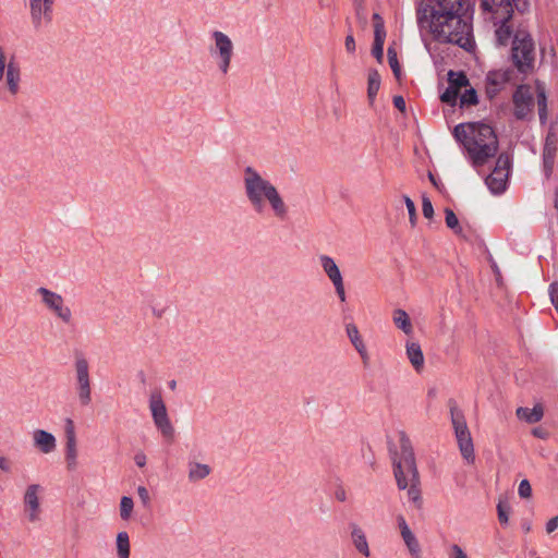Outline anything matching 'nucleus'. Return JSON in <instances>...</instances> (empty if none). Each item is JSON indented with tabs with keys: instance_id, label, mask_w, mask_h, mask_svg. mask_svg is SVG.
I'll return each mask as SVG.
<instances>
[{
	"instance_id": "7c9ffc66",
	"label": "nucleus",
	"mask_w": 558,
	"mask_h": 558,
	"mask_svg": "<svg viewBox=\"0 0 558 558\" xmlns=\"http://www.w3.org/2000/svg\"><path fill=\"white\" fill-rule=\"evenodd\" d=\"M448 86L460 93L461 88L470 86V81L465 72L450 70L448 72Z\"/></svg>"
},
{
	"instance_id": "c756f323",
	"label": "nucleus",
	"mask_w": 558,
	"mask_h": 558,
	"mask_svg": "<svg viewBox=\"0 0 558 558\" xmlns=\"http://www.w3.org/2000/svg\"><path fill=\"white\" fill-rule=\"evenodd\" d=\"M351 536H352V541H353L355 548L361 554L368 557L369 548H368V543H367V539H366V536H365L363 530L361 527H359L357 525H353Z\"/></svg>"
},
{
	"instance_id": "bb28decb",
	"label": "nucleus",
	"mask_w": 558,
	"mask_h": 558,
	"mask_svg": "<svg viewBox=\"0 0 558 558\" xmlns=\"http://www.w3.org/2000/svg\"><path fill=\"white\" fill-rule=\"evenodd\" d=\"M379 88L380 75L376 69H371L367 78V98L371 106H373Z\"/></svg>"
},
{
	"instance_id": "b1692460",
	"label": "nucleus",
	"mask_w": 558,
	"mask_h": 558,
	"mask_svg": "<svg viewBox=\"0 0 558 558\" xmlns=\"http://www.w3.org/2000/svg\"><path fill=\"white\" fill-rule=\"evenodd\" d=\"M7 77V86L9 92L12 95H16L20 89V81H21V72L17 64L13 61L8 63L7 72L4 73Z\"/></svg>"
},
{
	"instance_id": "7ed1b4c3",
	"label": "nucleus",
	"mask_w": 558,
	"mask_h": 558,
	"mask_svg": "<svg viewBox=\"0 0 558 558\" xmlns=\"http://www.w3.org/2000/svg\"><path fill=\"white\" fill-rule=\"evenodd\" d=\"M243 186L245 197L255 213L262 214L268 203L276 218L284 220L288 217V206L277 187L255 168L247 166L243 169Z\"/></svg>"
},
{
	"instance_id": "20e7f679",
	"label": "nucleus",
	"mask_w": 558,
	"mask_h": 558,
	"mask_svg": "<svg viewBox=\"0 0 558 558\" xmlns=\"http://www.w3.org/2000/svg\"><path fill=\"white\" fill-rule=\"evenodd\" d=\"M399 435L401 449L400 457L393 446L389 447L393 464V475L396 477L398 488L401 490L408 488L409 499L417 509H421L423 499L418 487L420 474L416 468L413 447L410 438L404 432H400Z\"/></svg>"
},
{
	"instance_id": "37998d69",
	"label": "nucleus",
	"mask_w": 558,
	"mask_h": 558,
	"mask_svg": "<svg viewBox=\"0 0 558 558\" xmlns=\"http://www.w3.org/2000/svg\"><path fill=\"white\" fill-rule=\"evenodd\" d=\"M518 493H519V496L521 498H530L531 495H532V487H531V484L527 480H522L519 484V489H518Z\"/></svg>"
},
{
	"instance_id": "5701e85b",
	"label": "nucleus",
	"mask_w": 558,
	"mask_h": 558,
	"mask_svg": "<svg viewBox=\"0 0 558 558\" xmlns=\"http://www.w3.org/2000/svg\"><path fill=\"white\" fill-rule=\"evenodd\" d=\"M65 459L77 457L76 449V434H75V425L73 420L66 418L65 426Z\"/></svg>"
},
{
	"instance_id": "9d476101",
	"label": "nucleus",
	"mask_w": 558,
	"mask_h": 558,
	"mask_svg": "<svg viewBox=\"0 0 558 558\" xmlns=\"http://www.w3.org/2000/svg\"><path fill=\"white\" fill-rule=\"evenodd\" d=\"M485 11H488L493 14V17L495 20V25H498V27L495 31L496 36V43L499 46H507L510 38L512 37V27L509 24L512 20L513 12L515 11L514 7H498L495 8L489 7V9H484Z\"/></svg>"
},
{
	"instance_id": "423d86ee",
	"label": "nucleus",
	"mask_w": 558,
	"mask_h": 558,
	"mask_svg": "<svg viewBox=\"0 0 558 558\" xmlns=\"http://www.w3.org/2000/svg\"><path fill=\"white\" fill-rule=\"evenodd\" d=\"M451 423L462 457L468 462L474 461V446L463 412L458 409L453 399L449 400Z\"/></svg>"
},
{
	"instance_id": "ddd939ff",
	"label": "nucleus",
	"mask_w": 558,
	"mask_h": 558,
	"mask_svg": "<svg viewBox=\"0 0 558 558\" xmlns=\"http://www.w3.org/2000/svg\"><path fill=\"white\" fill-rule=\"evenodd\" d=\"M37 294L41 295L43 303L49 308L56 316H58L62 322L70 323L72 318L71 310L64 305L63 298L50 291L47 288L40 287L37 289Z\"/></svg>"
},
{
	"instance_id": "f257e3e1",
	"label": "nucleus",
	"mask_w": 558,
	"mask_h": 558,
	"mask_svg": "<svg viewBox=\"0 0 558 558\" xmlns=\"http://www.w3.org/2000/svg\"><path fill=\"white\" fill-rule=\"evenodd\" d=\"M462 7V0L421 1L416 9L418 26L428 28L435 40L454 44L470 52L475 43L472 24L460 14Z\"/></svg>"
},
{
	"instance_id": "680f3d73",
	"label": "nucleus",
	"mask_w": 558,
	"mask_h": 558,
	"mask_svg": "<svg viewBox=\"0 0 558 558\" xmlns=\"http://www.w3.org/2000/svg\"><path fill=\"white\" fill-rule=\"evenodd\" d=\"M137 377H138V379L141 380V383H142V384H145V383H146V374H145V372H144V371H140V372L137 373Z\"/></svg>"
},
{
	"instance_id": "79ce46f5",
	"label": "nucleus",
	"mask_w": 558,
	"mask_h": 558,
	"mask_svg": "<svg viewBox=\"0 0 558 558\" xmlns=\"http://www.w3.org/2000/svg\"><path fill=\"white\" fill-rule=\"evenodd\" d=\"M537 107L547 105V95L544 85L536 81Z\"/></svg>"
},
{
	"instance_id": "f8f14e48",
	"label": "nucleus",
	"mask_w": 558,
	"mask_h": 558,
	"mask_svg": "<svg viewBox=\"0 0 558 558\" xmlns=\"http://www.w3.org/2000/svg\"><path fill=\"white\" fill-rule=\"evenodd\" d=\"M512 101L514 105L513 114L515 119L525 120L534 108V98L530 85H519L512 95Z\"/></svg>"
},
{
	"instance_id": "4d7b16f0",
	"label": "nucleus",
	"mask_w": 558,
	"mask_h": 558,
	"mask_svg": "<svg viewBox=\"0 0 558 558\" xmlns=\"http://www.w3.org/2000/svg\"><path fill=\"white\" fill-rule=\"evenodd\" d=\"M76 459H77V457L65 459L68 470L73 471V470L76 469V466H77V460Z\"/></svg>"
},
{
	"instance_id": "f3484780",
	"label": "nucleus",
	"mask_w": 558,
	"mask_h": 558,
	"mask_svg": "<svg viewBox=\"0 0 558 558\" xmlns=\"http://www.w3.org/2000/svg\"><path fill=\"white\" fill-rule=\"evenodd\" d=\"M557 150L558 135L554 129L550 128L547 132L543 148V170L547 179L553 174Z\"/></svg>"
},
{
	"instance_id": "603ef678",
	"label": "nucleus",
	"mask_w": 558,
	"mask_h": 558,
	"mask_svg": "<svg viewBox=\"0 0 558 558\" xmlns=\"http://www.w3.org/2000/svg\"><path fill=\"white\" fill-rule=\"evenodd\" d=\"M556 529H558V514L556 517L551 518L546 523V532L548 534L553 533Z\"/></svg>"
},
{
	"instance_id": "6e6552de",
	"label": "nucleus",
	"mask_w": 558,
	"mask_h": 558,
	"mask_svg": "<svg viewBox=\"0 0 558 558\" xmlns=\"http://www.w3.org/2000/svg\"><path fill=\"white\" fill-rule=\"evenodd\" d=\"M511 166L512 160L507 153L498 155L495 168L485 179V183L493 194H501L506 191Z\"/></svg>"
},
{
	"instance_id": "4c0bfd02",
	"label": "nucleus",
	"mask_w": 558,
	"mask_h": 558,
	"mask_svg": "<svg viewBox=\"0 0 558 558\" xmlns=\"http://www.w3.org/2000/svg\"><path fill=\"white\" fill-rule=\"evenodd\" d=\"M460 97V93L451 87H447L446 90L440 95V100L449 106H456L457 100Z\"/></svg>"
},
{
	"instance_id": "5fc2aeb1",
	"label": "nucleus",
	"mask_w": 558,
	"mask_h": 558,
	"mask_svg": "<svg viewBox=\"0 0 558 558\" xmlns=\"http://www.w3.org/2000/svg\"><path fill=\"white\" fill-rule=\"evenodd\" d=\"M134 461H135V464L138 466V468H143L146 465V456L144 452L140 451L135 454L134 457Z\"/></svg>"
},
{
	"instance_id": "4be33fe9",
	"label": "nucleus",
	"mask_w": 558,
	"mask_h": 558,
	"mask_svg": "<svg viewBox=\"0 0 558 558\" xmlns=\"http://www.w3.org/2000/svg\"><path fill=\"white\" fill-rule=\"evenodd\" d=\"M34 445L43 453H50L56 449V438L51 433L36 429L33 434Z\"/></svg>"
},
{
	"instance_id": "9b49d317",
	"label": "nucleus",
	"mask_w": 558,
	"mask_h": 558,
	"mask_svg": "<svg viewBox=\"0 0 558 558\" xmlns=\"http://www.w3.org/2000/svg\"><path fill=\"white\" fill-rule=\"evenodd\" d=\"M211 37L215 46L209 49L210 54L217 59L219 70L227 74L233 57V43L228 35L220 31H214Z\"/></svg>"
},
{
	"instance_id": "aec40b11",
	"label": "nucleus",
	"mask_w": 558,
	"mask_h": 558,
	"mask_svg": "<svg viewBox=\"0 0 558 558\" xmlns=\"http://www.w3.org/2000/svg\"><path fill=\"white\" fill-rule=\"evenodd\" d=\"M345 332L348 338L350 339V342L354 347V349L360 354L361 359L363 360V363L366 364L368 362V352L366 349V345L360 335V331L354 324H347L345 326Z\"/></svg>"
},
{
	"instance_id": "cd10ccee",
	"label": "nucleus",
	"mask_w": 558,
	"mask_h": 558,
	"mask_svg": "<svg viewBox=\"0 0 558 558\" xmlns=\"http://www.w3.org/2000/svg\"><path fill=\"white\" fill-rule=\"evenodd\" d=\"M211 472L208 464L190 462L189 463V480L190 482H197L206 478Z\"/></svg>"
},
{
	"instance_id": "39448f33",
	"label": "nucleus",
	"mask_w": 558,
	"mask_h": 558,
	"mask_svg": "<svg viewBox=\"0 0 558 558\" xmlns=\"http://www.w3.org/2000/svg\"><path fill=\"white\" fill-rule=\"evenodd\" d=\"M511 60L518 72L526 75L534 71L535 44L531 34L525 29H518L513 36Z\"/></svg>"
},
{
	"instance_id": "bf43d9fd",
	"label": "nucleus",
	"mask_w": 558,
	"mask_h": 558,
	"mask_svg": "<svg viewBox=\"0 0 558 558\" xmlns=\"http://www.w3.org/2000/svg\"><path fill=\"white\" fill-rule=\"evenodd\" d=\"M335 496L339 501H344L347 499L345 490L342 488L337 489Z\"/></svg>"
},
{
	"instance_id": "13d9d810",
	"label": "nucleus",
	"mask_w": 558,
	"mask_h": 558,
	"mask_svg": "<svg viewBox=\"0 0 558 558\" xmlns=\"http://www.w3.org/2000/svg\"><path fill=\"white\" fill-rule=\"evenodd\" d=\"M398 524L400 527L401 535L403 534V531L410 530L409 525L407 524L402 515L398 517Z\"/></svg>"
},
{
	"instance_id": "09e8293b",
	"label": "nucleus",
	"mask_w": 558,
	"mask_h": 558,
	"mask_svg": "<svg viewBox=\"0 0 558 558\" xmlns=\"http://www.w3.org/2000/svg\"><path fill=\"white\" fill-rule=\"evenodd\" d=\"M449 556L450 558H468L463 549L457 544L451 546V553Z\"/></svg>"
},
{
	"instance_id": "e2e57ef3",
	"label": "nucleus",
	"mask_w": 558,
	"mask_h": 558,
	"mask_svg": "<svg viewBox=\"0 0 558 558\" xmlns=\"http://www.w3.org/2000/svg\"><path fill=\"white\" fill-rule=\"evenodd\" d=\"M168 387L171 389V390H175L177 389V380L174 379H171L168 381Z\"/></svg>"
},
{
	"instance_id": "6e6d98bb",
	"label": "nucleus",
	"mask_w": 558,
	"mask_h": 558,
	"mask_svg": "<svg viewBox=\"0 0 558 558\" xmlns=\"http://www.w3.org/2000/svg\"><path fill=\"white\" fill-rule=\"evenodd\" d=\"M0 469L4 472H10L11 470V464L5 457L0 456Z\"/></svg>"
},
{
	"instance_id": "864d4df0",
	"label": "nucleus",
	"mask_w": 558,
	"mask_h": 558,
	"mask_svg": "<svg viewBox=\"0 0 558 558\" xmlns=\"http://www.w3.org/2000/svg\"><path fill=\"white\" fill-rule=\"evenodd\" d=\"M532 435L539 439H546L548 437V432L543 427H535L532 429Z\"/></svg>"
},
{
	"instance_id": "a19ab883",
	"label": "nucleus",
	"mask_w": 558,
	"mask_h": 558,
	"mask_svg": "<svg viewBox=\"0 0 558 558\" xmlns=\"http://www.w3.org/2000/svg\"><path fill=\"white\" fill-rule=\"evenodd\" d=\"M422 211H423V216L427 219H430L434 216L433 204H432L430 199L425 195H423V197H422Z\"/></svg>"
},
{
	"instance_id": "dca6fc26",
	"label": "nucleus",
	"mask_w": 558,
	"mask_h": 558,
	"mask_svg": "<svg viewBox=\"0 0 558 558\" xmlns=\"http://www.w3.org/2000/svg\"><path fill=\"white\" fill-rule=\"evenodd\" d=\"M322 268L324 269L327 277L333 283L336 293L341 302H345V290L339 267L337 266L333 258L328 255H322L319 257Z\"/></svg>"
},
{
	"instance_id": "0e129e2a",
	"label": "nucleus",
	"mask_w": 558,
	"mask_h": 558,
	"mask_svg": "<svg viewBox=\"0 0 558 558\" xmlns=\"http://www.w3.org/2000/svg\"><path fill=\"white\" fill-rule=\"evenodd\" d=\"M153 314H154L156 317L160 318V317L162 316V314H163V310H156V308H154V310H153Z\"/></svg>"
},
{
	"instance_id": "a878e982",
	"label": "nucleus",
	"mask_w": 558,
	"mask_h": 558,
	"mask_svg": "<svg viewBox=\"0 0 558 558\" xmlns=\"http://www.w3.org/2000/svg\"><path fill=\"white\" fill-rule=\"evenodd\" d=\"M407 355L412 366L418 372L424 365V355L421 345L416 342L407 343Z\"/></svg>"
},
{
	"instance_id": "c03bdc74",
	"label": "nucleus",
	"mask_w": 558,
	"mask_h": 558,
	"mask_svg": "<svg viewBox=\"0 0 558 558\" xmlns=\"http://www.w3.org/2000/svg\"><path fill=\"white\" fill-rule=\"evenodd\" d=\"M548 292H549L550 301H551L555 310L558 312V282L557 281L550 283Z\"/></svg>"
},
{
	"instance_id": "f03ea898",
	"label": "nucleus",
	"mask_w": 558,
	"mask_h": 558,
	"mask_svg": "<svg viewBox=\"0 0 558 558\" xmlns=\"http://www.w3.org/2000/svg\"><path fill=\"white\" fill-rule=\"evenodd\" d=\"M453 137L460 143L474 167L484 166L495 157L499 143L492 125L484 122L459 123L453 129Z\"/></svg>"
},
{
	"instance_id": "0eeeda50",
	"label": "nucleus",
	"mask_w": 558,
	"mask_h": 558,
	"mask_svg": "<svg viewBox=\"0 0 558 558\" xmlns=\"http://www.w3.org/2000/svg\"><path fill=\"white\" fill-rule=\"evenodd\" d=\"M149 410L156 428L161 433L166 440L172 441L175 430L169 418L160 391L151 392L149 398Z\"/></svg>"
},
{
	"instance_id": "1a4fd4ad",
	"label": "nucleus",
	"mask_w": 558,
	"mask_h": 558,
	"mask_svg": "<svg viewBox=\"0 0 558 558\" xmlns=\"http://www.w3.org/2000/svg\"><path fill=\"white\" fill-rule=\"evenodd\" d=\"M74 367L78 401L81 405L85 407L92 402V387L89 377V364L83 353L75 354Z\"/></svg>"
},
{
	"instance_id": "72a5a7b5",
	"label": "nucleus",
	"mask_w": 558,
	"mask_h": 558,
	"mask_svg": "<svg viewBox=\"0 0 558 558\" xmlns=\"http://www.w3.org/2000/svg\"><path fill=\"white\" fill-rule=\"evenodd\" d=\"M469 88H465L464 93L460 94V107H469V106H475L478 104V96L475 88L468 86Z\"/></svg>"
},
{
	"instance_id": "69168bd1",
	"label": "nucleus",
	"mask_w": 558,
	"mask_h": 558,
	"mask_svg": "<svg viewBox=\"0 0 558 558\" xmlns=\"http://www.w3.org/2000/svg\"><path fill=\"white\" fill-rule=\"evenodd\" d=\"M318 1L322 7H328V3L325 0H318Z\"/></svg>"
},
{
	"instance_id": "2f4dec72",
	"label": "nucleus",
	"mask_w": 558,
	"mask_h": 558,
	"mask_svg": "<svg viewBox=\"0 0 558 558\" xmlns=\"http://www.w3.org/2000/svg\"><path fill=\"white\" fill-rule=\"evenodd\" d=\"M410 554L412 556L417 557L421 553V546L414 534L411 530L403 531V534L401 535Z\"/></svg>"
},
{
	"instance_id": "e433bc0d",
	"label": "nucleus",
	"mask_w": 558,
	"mask_h": 558,
	"mask_svg": "<svg viewBox=\"0 0 558 558\" xmlns=\"http://www.w3.org/2000/svg\"><path fill=\"white\" fill-rule=\"evenodd\" d=\"M134 502L131 497L123 496L120 501V517L122 520H129L133 511Z\"/></svg>"
},
{
	"instance_id": "8fccbe9b",
	"label": "nucleus",
	"mask_w": 558,
	"mask_h": 558,
	"mask_svg": "<svg viewBox=\"0 0 558 558\" xmlns=\"http://www.w3.org/2000/svg\"><path fill=\"white\" fill-rule=\"evenodd\" d=\"M393 106L401 112L405 111V100L402 96L398 95L393 97Z\"/></svg>"
},
{
	"instance_id": "052dcab7",
	"label": "nucleus",
	"mask_w": 558,
	"mask_h": 558,
	"mask_svg": "<svg viewBox=\"0 0 558 558\" xmlns=\"http://www.w3.org/2000/svg\"><path fill=\"white\" fill-rule=\"evenodd\" d=\"M428 179L430 181V183L436 187V189H440L439 187V183L437 181V179L435 178V175L432 173V172H428Z\"/></svg>"
},
{
	"instance_id": "49530a36",
	"label": "nucleus",
	"mask_w": 558,
	"mask_h": 558,
	"mask_svg": "<svg viewBox=\"0 0 558 558\" xmlns=\"http://www.w3.org/2000/svg\"><path fill=\"white\" fill-rule=\"evenodd\" d=\"M8 69L7 58L3 47L0 45V82L4 77L5 70Z\"/></svg>"
},
{
	"instance_id": "4468645a",
	"label": "nucleus",
	"mask_w": 558,
	"mask_h": 558,
	"mask_svg": "<svg viewBox=\"0 0 558 558\" xmlns=\"http://www.w3.org/2000/svg\"><path fill=\"white\" fill-rule=\"evenodd\" d=\"M53 4L54 0H29V13L35 29H40L44 23H51Z\"/></svg>"
},
{
	"instance_id": "412c9836",
	"label": "nucleus",
	"mask_w": 558,
	"mask_h": 558,
	"mask_svg": "<svg viewBox=\"0 0 558 558\" xmlns=\"http://www.w3.org/2000/svg\"><path fill=\"white\" fill-rule=\"evenodd\" d=\"M483 9H489V7L493 5L495 8L496 5L507 8V7H514L515 11L520 14H524L530 11V0H482L481 3Z\"/></svg>"
},
{
	"instance_id": "de8ad7c7",
	"label": "nucleus",
	"mask_w": 558,
	"mask_h": 558,
	"mask_svg": "<svg viewBox=\"0 0 558 558\" xmlns=\"http://www.w3.org/2000/svg\"><path fill=\"white\" fill-rule=\"evenodd\" d=\"M345 49L348 52L353 53L355 51V39L353 37L352 31L345 37Z\"/></svg>"
},
{
	"instance_id": "338daca9",
	"label": "nucleus",
	"mask_w": 558,
	"mask_h": 558,
	"mask_svg": "<svg viewBox=\"0 0 558 558\" xmlns=\"http://www.w3.org/2000/svg\"><path fill=\"white\" fill-rule=\"evenodd\" d=\"M524 530H525V532H529L530 531V526L525 525Z\"/></svg>"
},
{
	"instance_id": "3c124183",
	"label": "nucleus",
	"mask_w": 558,
	"mask_h": 558,
	"mask_svg": "<svg viewBox=\"0 0 558 558\" xmlns=\"http://www.w3.org/2000/svg\"><path fill=\"white\" fill-rule=\"evenodd\" d=\"M537 108H538L539 122H541V124H545L547 122V117H548L547 105L538 106Z\"/></svg>"
},
{
	"instance_id": "a18cd8bd",
	"label": "nucleus",
	"mask_w": 558,
	"mask_h": 558,
	"mask_svg": "<svg viewBox=\"0 0 558 558\" xmlns=\"http://www.w3.org/2000/svg\"><path fill=\"white\" fill-rule=\"evenodd\" d=\"M137 494L144 506H148L150 502V496L148 489L145 486L137 487Z\"/></svg>"
},
{
	"instance_id": "a211bd4d",
	"label": "nucleus",
	"mask_w": 558,
	"mask_h": 558,
	"mask_svg": "<svg viewBox=\"0 0 558 558\" xmlns=\"http://www.w3.org/2000/svg\"><path fill=\"white\" fill-rule=\"evenodd\" d=\"M43 490L39 484H31L27 486L23 501L25 512L31 522H36L40 518V504L38 493Z\"/></svg>"
},
{
	"instance_id": "393cba45",
	"label": "nucleus",
	"mask_w": 558,
	"mask_h": 558,
	"mask_svg": "<svg viewBox=\"0 0 558 558\" xmlns=\"http://www.w3.org/2000/svg\"><path fill=\"white\" fill-rule=\"evenodd\" d=\"M544 410L541 404H535L533 409L520 407L517 409V416L530 424L537 423L542 420Z\"/></svg>"
},
{
	"instance_id": "6ab92c4d",
	"label": "nucleus",
	"mask_w": 558,
	"mask_h": 558,
	"mask_svg": "<svg viewBox=\"0 0 558 558\" xmlns=\"http://www.w3.org/2000/svg\"><path fill=\"white\" fill-rule=\"evenodd\" d=\"M374 23V43L372 47V54L377 62L384 61V45L386 39L385 22L378 13L373 14Z\"/></svg>"
},
{
	"instance_id": "ea45409f",
	"label": "nucleus",
	"mask_w": 558,
	"mask_h": 558,
	"mask_svg": "<svg viewBox=\"0 0 558 558\" xmlns=\"http://www.w3.org/2000/svg\"><path fill=\"white\" fill-rule=\"evenodd\" d=\"M509 511H510V507L507 504H505L502 501L498 502L497 512H498V520H499L500 524L505 525L508 523Z\"/></svg>"
},
{
	"instance_id": "c9c22d12",
	"label": "nucleus",
	"mask_w": 558,
	"mask_h": 558,
	"mask_svg": "<svg viewBox=\"0 0 558 558\" xmlns=\"http://www.w3.org/2000/svg\"><path fill=\"white\" fill-rule=\"evenodd\" d=\"M445 221L449 229H451L456 234L460 235L462 233V228L459 223V219L450 208H445Z\"/></svg>"
},
{
	"instance_id": "2eb2a0df",
	"label": "nucleus",
	"mask_w": 558,
	"mask_h": 558,
	"mask_svg": "<svg viewBox=\"0 0 558 558\" xmlns=\"http://www.w3.org/2000/svg\"><path fill=\"white\" fill-rule=\"evenodd\" d=\"M514 70L507 68L505 70H493L486 75V96L488 99H494L505 85L512 81Z\"/></svg>"
},
{
	"instance_id": "58836bf2",
	"label": "nucleus",
	"mask_w": 558,
	"mask_h": 558,
	"mask_svg": "<svg viewBox=\"0 0 558 558\" xmlns=\"http://www.w3.org/2000/svg\"><path fill=\"white\" fill-rule=\"evenodd\" d=\"M403 201L405 203L407 209L409 211V218L411 225L414 227L417 220L416 207L414 202L407 195L403 196Z\"/></svg>"
},
{
	"instance_id": "473e14b6",
	"label": "nucleus",
	"mask_w": 558,
	"mask_h": 558,
	"mask_svg": "<svg viewBox=\"0 0 558 558\" xmlns=\"http://www.w3.org/2000/svg\"><path fill=\"white\" fill-rule=\"evenodd\" d=\"M117 550L119 558L130 557V539L126 532H120L117 536Z\"/></svg>"
},
{
	"instance_id": "f704fd0d",
	"label": "nucleus",
	"mask_w": 558,
	"mask_h": 558,
	"mask_svg": "<svg viewBox=\"0 0 558 558\" xmlns=\"http://www.w3.org/2000/svg\"><path fill=\"white\" fill-rule=\"evenodd\" d=\"M387 57H388L389 65H390V68L392 70V73H393L396 80L400 81L401 80V75H402L401 66H400V63L398 61L397 51H396V49L392 46L388 47V49H387Z\"/></svg>"
},
{
	"instance_id": "c85d7f7f",
	"label": "nucleus",
	"mask_w": 558,
	"mask_h": 558,
	"mask_svg": "<svg viewBox=\"0 0 558 558\" xmlns=\"http://www.w3.org/2000/svg\"><path fill=\"white\" fill-rule=\"evenodd\" d=\"M392 319L397 328L401 329L405 335H410L413 331L411 319L408 313L401 308L393 311Z\"/></svg>"
}]
</instances>
